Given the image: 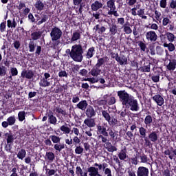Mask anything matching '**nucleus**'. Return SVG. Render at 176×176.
<instances>
[{
  "mask_svg": "<svg viewBox=\"0 0 176 176\" xmlns=\"http://www.w3.org/2000/svg\"><path fill=\"white\" fill-rule=\"evenodd\" d=\"M118 96H119L120 101L122 102V105H124L126 108H129L133 112L140 111L138 100L134 98L133 96L126 92V91H118Z\"/></svg>",
  "mask_w": 176,
  "mask_h": 176,
  "instance_id": "nucleus-1",
  "label": "nucleus"
},
{
  "mask_svg": "<svg viewBox=\"0 0 176 176\" xmlns=\"http://www.w3.org/2000/svg\"><path fill=\"white\" fill-rule=\"evenodd\" d=\"M65 53L76 63H82L83 61V53H85V50L80 44L72 45L71 50H66Z\"/></svg>",
  "mask_w": 176,
  "mask_h": 176,
  "instance_id": "nucleus-2",
  "label": "nucleus"
},
{
  "mask_svg": "<svg viewBox=\"0 0 176 176\" xmlns=\"http://www.w3.org/2000/svg\"><path fill=\"white\" fill-rule=\"evenodd\" d=\"M95 167L91 166L89 168H88V173H89V176H102L101 174H100V173H98V170H101L102 168V170H107V168L108 167V164L104 162L102 163V164H99L98 163H95L94 164ZM96 167H98V168H96Z\"/></svg>",
  "mask_w": 176,
  "mask_h": 176,
  "instance_id": "nucleus-3",
  "label": "nucleus"
},
{
  "mask_svg": "<svg viewBox=\"0 0 176 176\" xmlns=\"http://www.w3.org/2000/svg\"><path fill=\"white\" fill-rule=\"evenodd\" d=\"M107 6L109 9L108 11L109 16H115L118 17L119 16V13L116 11V6H115V0H109L107 2Z\"/></svg>",
  "mask_w": 176,
  "mask_h": 176,
  "instance_id": "nucleus-4",
  "label": "nucleus"
},
{
  "mask_svg": "<svg viewBox=\"0 0 176 176\" xmlns=\"http://www.w3.org/2000/svg\"><path fill=\"white\" fill-rule=\"evenodd\" d=\"M63 35V32L58 28H54L50 33L51 39L53 42L58 41Z\"/></svg>",
  "mask_w": 176,
  "mask_h": 176,
  "instance_id": "nucleus-5",
  "label": "nucleus"
},
{
  "mask_svg": "<svg viewBox=\"0 0 176 176\" xmlns=\"http://www.w3.org/2000/svg\"><path fill=\"white\" fill-rule=\"evenodd\" d=\"M137 176H149V169L144 166H140L136 170Z\"/></svg>",
  "mask_w": 176,
  "mask_h": 176,
  "instance_id": "nucleus-6",
  "label": "nucleus"
},
{
  "mask_svg": "<svg viewBox=\"0 0 176 176\" xmlns=\"http://www.w3.org/2000/svg\"><path fill=\"white\" fill-rule=\"evenodd\" d=\"M146 38L147 41L150 42H156L157 39V34L154 31H148L146 34Z\"/></svg>",
  "mask_w": 176,
  "mask_h": 176,
  "instance_id": "nucleus-7",
  "label": "nucleus"
},
{
  "mask_svg": "<svg viewBox=\"0 0 176 176\" xmlns=\"http://www.w3.org/2000/svg\"><path fill=\"white\" fill-rule=\"evenodd\" d=\"M21 78H26V79H32L34 78V72L32 70L23 69L21 74Z\"/></svg>",
  "mask_w": 176,
  "mask_h": 176,
  "instance_id": "nucleus-8",
  "label": "nucleus"
},
{
  "mask_svg": "<svg viewBox=\"0 0 176 176\" xmlns=\"http://www.w3.org/2000/svg\"><path fill=\"white\" fill-rule=\"evenodd\" d=\"M131 14L133 16H144L145 14V10L140 8L137 10V8L134 7L131 9Z\"/></svg>",
  "mask_w": 176,
  "mask_h": 176,
  "instance_id": "nucleus-9",
  "label": "nucleus"
},
{
  "mask_svg": "<svg viewBox=\"0 0 176 176\" xmlns=\"http://www.w3.org/2000/svg\"><path fill=\"white\" fill-rule=\"evenodd\" d=\"M104 147L108 152L113 153L116 152L118 151V148L116 146L112 145V143L107 142V143L104 144Z\"/></svg>",
  "mask_w": 176,
  "mask_h": 176,
  "instance_id": "nucleus-10",
  "label": "nucleus"
},
{
  "mask_svg": "<svg viewBox=\"0 0 176 176\" xmlns=\"http://www.w3.org/2000/svg\"><path fill=\"white\" fill-rule=\"evenodd\" d=\"M14 140V138H13V135L10 134L8 135V138H7V144L8 146H6V150L7 151V152H10V149L12 148V144L13 143V140Z\"/></svg>",
  "mask_w": 176,
  "mask_h": 176,
  "instance_id": "nucleus-11",
  "label": "nucleus"
},
{
  "mask_svg": "<svg viewBox=\"0 0 176 176\" xmlns=\"http://www.w3.org/2000/svg\"><path fill=\"white\" fill-rule=\"evenodd\" d=\"M153 100L156 102L159 107H162L164 104V98L160 95H155L153 97Z\"/></svg>",
  "mask_w": 176,
  "mask_h": 176,
  "instance_id": "nucleus-12",
  "label": "nucleus"
},
{
  "mask_svg": "<svg viewBox=\"0 0 176 176\" xmlns=\"http://www.w3.org/2000/svg\"><path fill=\"white\" fill-rule=\"evenodd\" d=\"M103 5L101 1H96L91 5V10L94 12H97V10L101 9Z\"/></svg>",
  "mask_w": 176,
  "mask_h": 176,
  "instance_id": "nucleus-13",
  "label": "nucleus"
},
{
  "mask_svg": "<svg viewBox=\"0 0 176 176\" xmlns=\"http://www.w3.org/2000/svg\"><path fill=\"white\" fill-rule=\"evenodd\" d=\"M84 124L87 126V127L91 128V127H96V120L94 119L89 118H86L84 120Z\"/></svg>",
  "mask_w": 176,
  "mask_h": 176,
  "instance_id": "nucleus-14",
  "label": "nucleus"
},
{
  "mask_svg": "<svg viewBox=\"0 0 176 176\" xmlns=\"http://www.w3.org/2000/svg\"><path fill=\"white\" fill-rule=\"evenodd\" d=\"M120 160H126L129 159V155H127V150L126 148L122 149L118 154Z\"/></svg>",
  "mask_w": 176,
  "mask_h": 176,
  "instance_id": "nucleus-15",
  "label": "nucleus"
},
{
  "mask_svg": "<svg viewBox=\"0 0 176 176\" xmlns=\"http://www.w3.org/2000/svg\"><path fill=\"white\" fill-rule=\"evenodd\" d=\"M166 68L168 71H174L176 68V60H169V63L166 65Z\"/></svg>",
  "mask_w": 176,
  "mask_h": 176,
  "instance_id": "nucleus-16",
  "label": "nucleus"
},
{
  "mask_svg": "<svg viewBox=\"0 0 176 176\" xmlns=\"http://www.w3.org/2000/svg\"><path fill=\"white\" fill-rule=\"evenodd\" d=\"M86 116L87 118H94V116H96V111L92 107H89L87 109Z\"/></svg>",
  "mask_w": 176,
  "mask_h": 176,
  "instance_id": "nucleus-17",
  "label": "nucleus"
},
{
  "mask_svg": "<svg viewBox=\"0 0 176 176\" xmlns=\"http://www.w3.org/2000/svg\"><path fill=\"white\" fill-rule=\"evenodd\" d=\"M89 74H91L92 76H98V75L101 74V69H100L98 66H95L92 68Z\"/></svg>",
  "mask_w": 176,
  "mask_h": 176,
  "instance_id": "nucleus-18",
  "label": "nucleus"
},
{
  "mask_svg": "<svg viewBox=\"0 0 176 176\" xmlns=\"http://www.w3.org/2000/svg\"><path fill=\"white\" fill-rule=\"evenodd\" d=\"M98 132L99 134H102L104 137H108V132H107V128L101 125H97Z\"/></svg>",
  "mask_w": 176,
  "mask_h": 176,
  "instance_id": "nucleus-19",
  "label": "nucleus"
},
{
  "mask_svg": "<svg viewBox=\"0 0 176 176\" xmlns=\"http://www.w3.org/2000/svg\"><path fill=\"white\" fill-rule=\"evenodd\" d=\"M148 138L151 142H156L159 139V136L157 135V133L156 131H153L148 134Z\"/></svg>",
  "mask_w": 176,
  "mask_h": 176,
  "instance_id": "nucleus-20",
  "label": "nucleus"
},
{
  "mask_svg": "<svg viewBox=\"0 0 176 176\" xmlns=\"http://www.w3.org/2000/svg\"><path fill=\"white\" fill-rule=\"evenodd\" d=\"M48 120L51 124L56 126L57 124V118L53 115V113L51 112L48 114Z\"/></svg>",
  "mask_w": 176,
  "mask_h": 176,
  "instance_id": "nucleus-21",
  "label": "nucleus"
},
{
  "mask_svg": "<svg viewBox=\"0 0 176 176\" xmlns=\"http://www.w3.org/2000/svg\"><path fill=\"white\" fill-rule=\"evenodd\" d=\"M116 61H118L120 65H126L127 64V57L124 56H118L116 58Z\"/></svg>",
  "mask_w": 176,
  "mask_h": 176,
  "instance_id": "nucleus-22",
  "label": "nucleus"
},
{
  "mask_svg": "<svg viewBox=\"0 0 176 176\" xmlns=\"http://www.w3.org/2000/svg\"><path fill=\"white\" fill-rule=\"evenodd\" d=\"M34 8L39 12H41L45 8V4L41 0H38L35 3Z\"/></svg>",
  "mask_w": 176,
  "mask_h": 176,
  "instance_id": "nucleus-23",
  "label": "nucleus"
},
{
  "mask_svg": "<svg viewBox=\"0 0 176 176\" xmlns=\"http://www.w3.org/2000/svg\"><path fill=\"white\" fill-rule=\"evenodd\" d=\"M77 108L81 109V111H85L86 108H87V102L86 100L80 101L77 104Z\"/></svg>",
  "mask_w": 176,
  "mask_h": 176,
  "instance_id": "nucleus-24",
  "label": "nucleus"
},
{
  "mask_svg": "<svg viewBox=\"0 0 176 176\" xmlns=\"http://www.w3.org/2000/svg\"><path fill=\"white\" fill-rule=\"evenodd\" d=\"M124 30V32L125 34H131L133 32V30H131V28H130V23L129 22H126L122 27Z\"/></svg>",
  "mask_w": 176,
  "mask_h": 176,
  "instance_id": "nucleus-25",
  "label": "nucleus"
},
{
  "mask_svg": "<svg viewBox=\"0 0 176 176\" xmlns=\"http://www.w3.org/2000/svg\"><path fill=\"white\" fill-rule=\"evenodd\" d=\"M42 36V32H34L31 34V38L33 41H38Z\"/></svg>",
  "mask_w": 176,
  "mask_h": 176,
  "instance_id": "nucleus-26",
  "label": "nucleus"
},
{
  "mask_svg": "<svg viewBox=\"0 0 176 176\" xmlns=\"http://www.w3.org/2000/svg\"><path fill=\"white\" fill-rule=\"evenodd\" d=\"M140 71H142V72H151V63H144V65L140 67Z\"/></svg>",
  "mask_w": 176,
  "mask_h": 176,
  "instance_id": "nucleus-27",
  "label": "nucleus"
},
{
  "mask_svg": "<svg viewBox=\"0 0 176 176\" xmlns=\"http://www.w3.org/2000/svg\"><path fill=\"white\" fill-rule=\"evenodd\" d=\"M166 36L168 42L173 43L175 41L176 36L174 35V34L171 32H166Z\"/></svg>",
  "mask_w": 176,
  "mask_h": 176,
  "instance_id": "nucleus-28",
  "label": "nucleus"
},
{
  "mask_svg": "<svg viewBox=\"0 0 176 176\" xmlns=\"http://www.w3.org/2000/svg\"><path fill=\"white\" fill-rule=\"evenodd\" d=\"M80 39V32H74L72 35L71 41L72 42H76V41H79Z\"/></svg>",
  "mask_w": 176,
  "mask_h": 176,
  "instance_id": "nucleus-29",
  "label": "nucleus"
},
{
  "mask_svg": "<svg viewBox=\"0 0 176 176\" xmlns=\"http://www.w3.org/2000/svg\"><path fill=\"white\" fill-rule=\"evenodd\" d=\"M39 85L41 86V87H47L50 86V82L46 78H42L40 80Z\"/></svg>",
  "mask_w": 176,
  "mask_h": 176,
  "instance_id": "nucleus-30",
  "label": "nucleus"
},
{
  "mask_svg": "<svg viewBox=\"0 0 176 176\" xmlns=\"http://www.w3.org/2000/svg\"><path fill=\"white\" fill-rule=\"evenodd\" d=\"M27 155V151L24 149H21L17 154L18 159H20L21 160H23L24 157Z\"/></svg>",
  "mask_w": 176,
  "mask_h": 176,
  "instance_id": "nucleus-31",
  "label": "nucleus"
},
{
  "mask_svg": "<svg viewBox=\"0 0 176 176\" xmlns=\"http://www.w3.org/2000/svg\"><path fill=\"white\" fill-rule=\"evenodd\" d=\"M163 46L164 47H167L169 52H174V50H175V45H174L173 43H164L163 44Z\"/></svg>",
  "mask_w": 176,
  "mask_h": 176,
  "instance_id": "nucleus-32",
  "label": "nucleus"
},
{
  "mask_svg": "<svg viewBox=\"0 0 176 176\" xmlns=\"http://www.w3.org/2000/svg\"><path fill=\"white\" fill-rule=\"evenodd\" d=\"M45 171H46V175L47 176H52V175L58 176V174H56L57 173V170L50 169L46 168Z\"/></svg>",
  "mask_w": 176,
  "mask_h": 176,
  "instance_id": "nucleus-33",
  "label": "nucleus"
},
{
  "mask_svg": "<svg viewBox=\"0 0 176 176\" xmlns=\"http://www.w3.org/2000/svg\"><path fill=\"white\" fill-rule=\"evenodd\" d=\"M50 138L53 144H59V142L61 141V138L56 135H50Z\"/></svg>",
  "mask_w": 176,
  "mask_h": 176,
  "instance_id": "nucleus-34",
  "label": "nucleus"
},
{
  "mask_svg": "<svg viewBox=\"0 0 176 176\" xmlns=\"http://www.w3.org/2000/svg\"><path fill=\"white\" fill-rule=\"evenodd\" d=\"M60 131H63L65 134H69L71 133V128L68 127L67 126V124L65 125H62L60 127Z\"/></svg>",
  "mask_w": 176,
  "mask_h": 176,
  "instance_id": "nucleus-35",
  "label": "nucleus"
},
{
  "mask_svg": "<svg viewBox=\"0 0 176 176\" xmlns=\"http://www.w3.org/2000/svg\"><path fill=\"white\" fill-rule=\"evenodd\" d=\"M153 119L152 116H146L144 118V124H146V129L151 126V123H152Z\"/></svg>",
  "mask_w": 176,
  "mask_h": 176,
  "instance_id": "nucleus-36",
  "label": "nucleus"
},
{
  "mask_svg": "<svg viewBox=\"0 0 176 176\" xmlns=\"http://www.w3.org/2000/svg\"><path fill=\"white\" fill-rule=\"evenodd\" d=\"M109 97V95H104L103 96V100H100L98 101V105H107V104H108L107 100H108Z\"/></svg>",
  "mask_w": 176,
  "mask_h": 176,
  "instance_id": "nucleus-37",
  "label": "nucleus"
},
{
  "mask_svg": "<svg viewBox=\"0 0 176 176\" xmlns=\"http://www.w3.org/2000/svg\"><path fill=\"white\" fill-rule=\"evenodd\" d=\"M109 32L111 35H115L118 32V26L116 25H112L109 27Z\"/></svg>",
  "mask_w": 176,
  "mask_h": 176,
  "instance_id": "nucleus-38",
  "label": "nucleus"
},
{
  "mask_svg": "<svg viewBox=\"0 0 176 176\" xmlns=\"http://www.w3.org/2000/svg\"><path fill=\"white\" fill-rule=\"evenodd\" d=\"M139 134L140 135L141 138H145L146 136V129L142 126L139 128Z\"/></svg>",
  "mask_w": 176,
  "mask_h": 176,
  "instance_id": "nucleus-39",
  "label": "nucleus"
},
{
  "mask_svg": "<svg viewBox=\"0 0 176 176\" xmlns=\"http://www.w3.org/2000/svg\"><path fill=\"white\" fill-rule=\"evenodd\" d=\"M9 126H13L16 123V117L14 116H10L7 119Z\"/></svg>",
  "mask_w": 176,
  "mask_h": 176,
  "instance_id": "nucleus-40",
  "label": "nucleus"
},
{
  "mask_svg": "<svg viewBox=\"0 0 176 176\" xmlns=\"http://www.w3.org/2000/svg\"><path fill=\"white\" fill-rule=\"evenodd\" d=\"M107 122L110 126L118 124V119L115 118V117H110V119Z\"/></svg>",
  "mask_w": 176,
  "mask_h": 176,
  "instance_id": "nucleus-41",
  "label": "nucleus"
},
{
  "mask_svg": "<svg viewBox=\"0 0 176 176\" xmlns=\"http://www.w3.org/2000/svg\"><path fill=\"white\" fill-rule=\"evenodd\" d=\"M102 116L104 117L106 122H108V120H109V119L111 118V116L109 115V113H108V111L107 110L102 111Z\"/></svg>",
  "mask_w": 176,
  "mask_h": 176,
  "instance_id": "nucleus-42",
  "label": "nucleus"
},
{
  "mask_svg": "<svg viewBox=\"0 0 176 176\" xmlns=\"http://www.w3.org/2000/svg\"><path fill=\"white\" fill-rule=\"evenodd\" d=\"M45 157L47 158V160L50 162H53V160H54V159H55L54 153H53L52 152L46 153Z\"/></svg>",
  "mask_w": 176,
  "mask_h": 176,
  "instance_id": "nucleus-43",
  "label": "nucleus"
},
{
  "mask_svg": "<svg viewBox=\"0 0 176 176\" xmlns=\"http://www.w3.org/2000/svg\"><path fill=\"white\" fill-rule=\"evenodd\" d=\"M87 58H91L93 56H94V47H91L88 50V52L87 53Z\"/></svg>",
  "mask_w": 176,
  "mask_h": 176,
  "instance_id": "nucleus-44",
  "label": "nucleus"
},
{
  "mask_svg": "<svg viewBox=\"0 0 176 176\" xmlns=\"http://www.w3.org/2000/svg\"><path fill=\"white\" fill-rule=\"evenodd\" d=\"M108 134L112 140H116V137L118 136V133H115L112 129L108 130Z\"/></svg>",
  "mask_w": 176,
  "mask_h": 176,
  "instance_id": "nucleus-45",
  "label": "nucleus"
},
{
  "mask_svg": "<svg viewBox=\"0 0 176 176\" xmlns=\"http://www.w3.org/2000/svg\"><path fill=\"white\" fill-rule=\"evenodd\" d=\"M19 122H23L25 120V111H19L18 113Z\"/></svg>",
  "mask_w": 176,
  "mask_h": 176,
  "instance_id": "nucleus-46",
  "label": "nucleus"
},
{
  "mask_svg": "<svg viewBox=\"0 0 176 176\" xmlns=\"http://www.w3.org/2000/svg\"><path fill=\"white\" fill-rule=\"evenodd\" d=\"M7 25L8 28H16V25H17V23H16V21H14V20H13V21L8 20Z\"/></svg>",
  "mask_w": 176,
  "mask_h": 176,
  "instance_id": "nucleus-47",
  "label": "nucleus"
},
{
  "mask_svg": "<svg viewBox=\"0 0 176 176\" xmlns=\"http://www.w3.org/2000/svg\"><path fill=\"white\" fill-rule=\"evenodd\" d=\"M75 153L76 155H82L83 153V151H85V148L80 146H78L75 148Z\"/></svg>",
  "mask_w": 176,
  "mask_h": 176,
  "instance_id": "nucleus-48",
  "label": "nucleus"
},
{
  "mask_svg": "<svg viewBox=\"0 0 176 176\" xmlns=\"http://www.w3.org/2000/svg\"><path fill=\"white\" fill-rule=\"evenodd\" d=\"M107 101L108 105H113V104L116 102V99L113 96H111V97L109 96V98H107Z\"/></svg>",
  "mask_w": 176,
  "mask_h": 176,
  "instance_id": "nucleus-49",
  "label": "nucleus"
},
{
  "mask_svg": "<svg viewBox=\"0 0 176 176\" xmlns=\"http://www.w3.org/2000/svg\"><path fill=\"white\" fill-rule=\"evenodd\" d=\"M55 151H58V152H61L62 149H64V144H59L58 143L55 144L54 146Z\"/></svg>",
  "mask_w": 176,
  "mask_h": 176,
  "instance_id": "nucleus-50",
  "label": "nucleus"
},
{
  "mask_svg": "<svg viewBox=\"0 0 176 176\" xmlns=\"http://www.w3.org/2000/svg\"><path fill=\"white\" fill-rule=\"evenodd\" d=\"M47 19H49V16L46 14H43L41 20L38 22V25H41V24H43V23H46L47 21Z\"/></svg>",
  "mask_w": 176,
  "mask_h": 176,
  "instance_id": "nucleus-51",
  "label": "nucleus"
},
{
  "mask_svg": "<svg viewBox=\"0 0 176 176\" xmlns=\"http://www.w3.org/2000/svg\"><path fill=\"white\" fill-rule=\"evenodd\" d=\"M12 46H14V49L19 50V49H20V46H21V43H20L19 40H15L12 43Z\"/></svg>",
  "mask_w": 176,
  "mask_h": 176,
  "instance_id": "nucleus-52",
  "label": "nucleus"
},
{
  "mask_svg": "<svg viewBox=\"0 0 176 176\" xmlns=\"http://www.w3.org/2000/svg\"><path fill=\"white\" fill-rule=\"evenodd\" d=\"M155 17L156 19V20H157V21H159L160 23H162V13H160L159 11L155 10Z\"/></svg>",
  "mask_w": 176,
  "mask_h": 176,
  "instance_id": "nucleus-53",
  "label": "nucleus"
},
{
  "mask_svg": "<svg viewBox=\"0 0 176 176\" xmlns=\"http://www.w3.org/2000/svg\"><path fill=\"white\" fill-rule=\"evenodd\" d=\"M10 73H11L12 76H17V75H19V71L17 70V68H16V67H11Z\"/></svg>",
  "mask_w": 176,
  "mask_h": 176,
  "instance_id": "nucleus-54",
  "label": "nucleus"
},
{
  "mask_svg": "<svg viewBox=\"0 0 176 176\" xmlns=\"http://www.w3.org/2000/svg\"><path fill=\"white\" fill-rule=\"evenodd\" d=\"M29 52H30V53L35 52V44L34 43V41H30L29 43Z\"/></svg>",
  "mask_w": 176,
  "mask_h": 176,
  "instance_id": "nucleus-55",
  "label": "nucleus"
},
{
  "mask_svg": "<svg viewBox=\"0 0 176 176\" xmlns=\"http://www.w3.org/2000/svg\"><path fill=\"white\" fill-rule=\"evenodd\" d=\"M6 75V67L1 66L0 67V76H5Z\"/></svg>",
  "mask_w": 176,
  "mask_h": 176,
  "instance_id": "nucleus-56",
  "label": "nucleus"
},
{
  "mask_svg": "<svg viewBox=\"0 0 176 176\" xmlns=\"http://www.w3.org/2000/svg\"><path fill=\"white\" fill-rule=\"evenodd\" d=\"M155 50H156L157 54H159V56H162V54H163V53L164 52L163 50V48H162V47H160V46H157L155 48Z\"/></svg>",
  "mask_w": 176,
  "mask_h": 176,
  "instance_id": "nucleus-57",
  "label": "nucleus"
},
{
  "mask_svg": "<svg viewBox=\"0 0 176 176\" xmlns=\"http://www.w3.org/2000/svg\"><path fill=\"white\" fill-rule=\"evenodd\" d=\"M59 78H68V74L65 71H60L58 73Z\"/></svg>",
  "mask_w": 176,
  "mask_h": 176,
  "instance_id": "nucleus-58",
  "label": "nucleus"
},
{
  "mask_svg": "<svg viewBox=\"0 0 176 176\" xmlns=\"http://www.w3.org/2000/svg\"><path fill=\"white\" fill-rule=\"evenodd\" d=\"M72 142H74V145H78V144H80V139L78 136H74L72 139Z\"/></svg>",
  "mask_w": 176,
  "mask_h": 176,
  "instance_id": "nucleus-59",
  "label": "nucleus"
},
{
  "mask_svg": "<svg viewBox=\"0 0 176 176\" xmlns=\"http://www.w3.org/2000/svg\"><path fill=\"white\" fill-rule=\"evenodd\" d=\"M76 174H77L78 176H80V175L85 174V173H83V170H82L80 166H77L76 170Z\"/></svg>",
  "mask_w": 176,
  "mask_h": 176,
  "instance_id": "nucleus-60",
  "label": "nucleus"
},
{
  "mask_svg": "<svg viewBox=\"0 0 176 176\" xmlns=\"http://www.w3.org/2000/svg\"><path fill=\"white\" fill-rule=\"evenodd\" d=\"M103 171H104V175L112 176V170H111L110 168L104 169Z\"/></svg>",
  "mask_w": 176,
  "mask_h": 176,
  "instance_id": "nucleus-61",
  "label": "nucleus"
},
{
  "mask_svg": "<svg viewBox=\"0 0 176 176\" xmlns=\"http://www.w3.org/2000/svg\"><path fill=\"white\" fill-rule=\"evenodd\" d=\"M170 23V19L167 17H165L162 20V25L166 27V25H168Z\"/></svg>",
  "mask_w": 176,
  "mask_h": 176,
  "instance_id": "nucleus-62",
  "label": "nucleus"
},
{
  "mask_svg": "<svg viewBox=\"0 0 176 176\" xmlns=\"http://www.w3.org/2000/svg\"><path fill=\"white\" fill-rule=\"evenodd\" d=\"M151 79H152L153 82H155L156 83V82H159V80H160V76H159V75L153 76L151 77Z\"/></svg>",
  "mask_w": 176,
  "mask_h": 176,
  "instance_id": "nucleus-63",
  "label": "nucleus"
},
{
  "mask_svg": "<svg viewBox=\"0 0 176 176\" xmlns=\"http://www.w3.org/2000/svg\"><path fill=\"white\" fill-rule=\"evenodd\" d=\"M170 6L171 9H176V0H172Z\"/></svg>",
  "mask_w": 176,
  "mask_h": 176,
  "instance_id": "nucleus-64",
  "label": "nucleus"
}]
</instances>
